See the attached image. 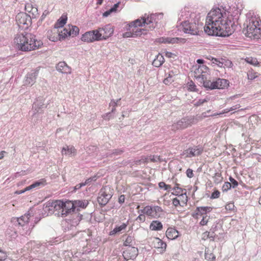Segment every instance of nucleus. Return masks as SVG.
<instances>
[{"mask_svg": "<svg viewBox=\"0 0 261 261\" xmlns=\"http://www.w3.org/2000/svg\"><path fill=\"white\" fill-rule=\"evenodd\" d=\"M232 23L226 13L219 8L211 10L207 15L204 30L208 35L226 37L233 32Z\"/></svg>", "mask_w": 261, "mask_h": 261, "instance_id": "f257e3e1", "label": "nucleus"}, {"mask_svg": "<svg viewBox=\"0 0 261 261\" xmlns=\"http://www.w3.org/2000/svg\"><path fill=\"white\" fill-rule=\"evenodd\" d=\"M153 15L145 16L130 22L126 27L127 31L123 34L124 38H135L146 35L154 27L151 25L153 22Z\"/></svg>", "mask_w": 261, "mask_h": 261, "instance_id": "f03ea898", "label": "nucleus"}, {"mask_svg": "<svg viewBox=\"0 0 261 261\" xmlns=\"http://www.w3.org/2000/svg\"><path fill=\"white\" fill-rule=\"evenodd\" d=\"M194 76L196 79H201L204 87L210 89H223L229 86L228 80L218 78L216 81L210 80V74L209 68L204 65H199L194 71Z\"/></svg>", "mask_w": 261, "mask_h": 261, "instance_id": "7ed1b4c3", "label": "nucleus"}, {"mask_svg": "<svg viewBox=\"0 0 261 261\" xmlns=\"http://www.w3.org/2000/svg\"><path fill=\"white\" fill-rule=\"evenodd\" d=\"M14 44L17 49L25 52L37 50L43 45L42 41L38 40L34 35L28 33L17 34Z\"/></svg>", "mask_w": 261, "mask_h": 261, "instance_id": "20e7f679", "label": "nucleus"}, {"mask_svg": "<svg viewBox=\"0 0 261 261\" xmlns=\"http://www.w3.org/2000/svg\"><path fill=\"white\" fill-rule=\"evenodd\" d=\"M246 36L253 39L261 37V20L258 17L252 16L247 25Z\"/></svg>", "mask_w": 261, "mask_h": 261, "instance_id": "39448f33", "label": "nucleus"}, {"mask_svg": "<svg viewBox=\"0 0 261 261\" xmlns=\"http://www.w3.org/2000/svg\"><path fill=\"white\" fill-rule=\"evenodd\" d=\"M184 32L192 35H198L202 32L203 23L198 18L182 23Z\"/></svg>", "mask_w": 261, "mask_h": 261, "instance_id": "423d86ee", "label": "nucleus"}, {"mask_svg": "<svg viewBox=\"0 0 261 261\" xmlns=\"http://www.w3.org/2000/svg\"><path fill=\"white\" fill-rule=\"evenodd\" d=\"M56 211H61L62 217L67 216L69 214L74 211L73 201L67 200L65 201L61 200H56L51 203Z\"/></svg>", "mask_w": 261, "mask_h": 261, "instance_id": "0eeeda50", "label": "nucleus"}, {"mask_svg": "<svg viewBox=\"0 0 261 261\" xmlns=\"http://www.w3.org/2000/svg\"><path fill=\"white\" fill-rule=\"evenodd\" d=\"M199 120V119L197 117L194 116L182 118L172 125L171 129L175 132L177 130L185 129L196 123Z\"/></svg>", "mask_w": 261, "mask_h": 261, "instance_id": "6e6552de", "label": "nucleus"}, {"mask_svg": "<svg viewBox=\"0 0 261 261\" xmlns=\"http://www.w3.org/2000/svg\"><path fill=\"white\" fill-rule=\"evenodd\" d=\"M212 209L213 208L211 206L197 207L192 216L196 219L202 217L199 224L201 226L206 225L210 219V216L207 215V213L211 212Z\"/></svg>", "mask_w": 261, "mask_h": 261, "instance_id": "1a4fd4ad", "label": "nucleus"}, {"mask_svg": "<svg viewBox=\"0 0 261 261\" xmlns=\"http://www.w3.org/2000/svg\"><path fill=\"white\" fill-rule=\"evenodd\" d=\"M98 41L106 40L111 37L114 33V28L109 24L95 30Z\"/></svg>", "mask_w": 261, "mask_h": 261, "instance_id": "9d476101", "label": "nucleus"}, {"mask_svg": "<svg viewBox=\"0 0 261 261\" xmlns=\"http://www.w3.org/2000/svg\"><path fill=\"white\" fill-rule=\"evenodd\" d=\"M142 212L150 218H158L163 212V209L158 205H147L142 210Z\"/></svg>", "mask_w": 261, "mask_h": 261, "instance_id": "9b49d317", "label": "nucleus"}, {"mask_svg": "<svg viewBox=\"0 0 261 261\" xmlns=\"http://www.w3.org/2000/svg\"><path fill=\"white\" fill-rule=\"evenodd\" d=\"M110 191V188H103L100 190L99 196L97 198L98 202L100 205H105L111 198L112 195Z\"/></svg>", "mask_w": 261, "mask_h": 261, "instance_id": "f8f14e48", "label": "nucleus"}, {"mask_svg": "<svg viewBox=\"0 0 261 261\" xmlns=\"http://www.w3.org/2000/svg\"><path fill=\"white\" fill-rule=\"evenodd\" d=\"M138 254V250L137 248L129 246L123 252V256L126 260L134 259Z\"/></svg>", "mask_w": 261, "mask_h": 261, "instance_id": "ddd939ff", "label": "nucleus"}, {"mask_svg": "<svg viewBox=\"0 0 261 261\" xmlns=\"http://www.w3.org/2000/svg\"><path fill=\"white\" fill-rule=\"evenodd\" d=\"M202 152V147L199 146H195L193 147H189L187 149L185 150L182 153V155H184L185 158H191L198 156L201 154Z\"/></svg>", "mask_w": 261, "mask_h": 261, "instance_id": "4468645a", "label": "nucleus"}, {"mask_svg": "<svg viewBox=\"0 0 261 261\" xmlns=\"http://www.w3.org/2000/svg\"><path fill=\"white\" fill-rule=\"evenodd\" d=\"M95 30L86 32L82 35L81 40L84 42L91 43L98 41Z\"/></svg>", "mask_w": 261, "mask_h": 261, "instance_id": "2eb2a0df", "label": "nucleus"}, {"mask_svg": "<svg viewBox=\"0 0 261 261\" xmlns=\"http://www.w3.org/2000/svg\"><path fill=\"white\" fill-rule=\"evenodd\" d=\"M31 18L25 13H19L16 16V21L20 27H23V25L28 26Z\"/></svg>", "mask_w": 261, "mask_h": 261, "instance_id": "dca6fc26", "label": "nucleus"}, {"mask_svg": "<svg viewBox=\"0 0 261 261\" xmlns=\"http://www.w3.org/2000/svg\"><path fill=\"white\" fill-rule=\"evenodd\" d=\"M151 243L152 247L160 249V251L162 253L164 252L166 249L167 244L166 243L159 238H154Z\"/></svg>", "mask_w": 261, "mask_h": 261, "instance_id": "f3484780", "label": "nucleus"}, {"mask_svg": "<svg viewBox=\"0 0 261 261\" xmlns=\"http://www.w3.org/2000/svg\"><path fill=\"white\" fill-rule=\"evenodd\" d=\"M76 149L74 146L71 145H65L62 148L61 153L63 155L69 156H74L76 154Z\"/></svg>", "mask_w": 261, "mask_h": 261, "instance_id": "a211bd4d", "label": "nucleus"}, {"mask_svg": "<svg viewBox=\"0 0 261 261\" xmlns=\"http://www.w3.org/2000/svg\"><path fill=\"white\" fill-rule=\"evenodd\" d=\"M47 37L49 40L54 42L62 40L59 31L56 28L48 31Z\"/></svg>", "mask_w": 261, "mask_h": 261, "instance_id": "6ab92c4d", "label": "nucleus"}, {"mask_svg": "<svg viewBox=\"0 0 261 261\" xmlns=\"http://www.w3.org/2000/svg\"><path fill=\"white\" fill-rule=\"evenodd\" d=\"M74 210L80 211L81 209L85 208L89 204L86 200H76L73 201Z\"/></svg>", "mask_w": 261, "mask_h": 261, "instance_id": "aec40b11", "label": "nucleus"}, {"mask_svg": "<svg viewBox=\"0 0 261 261\" xmlns=\"http://www.w3.org/2000/svg\"><path fill=\"white\" fill-rule=\"evenodd\" d=\"M167 238L170 240H174L179 236V232L173 227H169L166 231Z\"/></svg>", "mask_w": 261, "mask_h": 261, "instance_id": "412c9836", "label": "nucleus"}, {"mask_svg": "<svg viewBox=\"0 0 261 261\" xmlns=\"http://www.w3.org/2000/svg\"><path fill=\"white\" fill-rule=\"evenodd\" d=\"M57 69L63 73L71 72L70 68L64 62H60L57 65Z\"/></svg>", "mask_w": 261, "mask_h": 261, "instance_id": "4be33fe9", "label": "nucleus"}, {"mask_svg": "<svg viewBox=\"0 0 261 261\" xmlns=\"http://www.w3.org/2000/svg\"><path fill=\"white\" fill-rule=\"evenodd\" d=\"M185 40L184 39L181 38H161L159 39V41L161 43H175L181 41Z\"/></svg>", "mask_w": 261, "mask_h": 261, "instance_id": "5701e85b", "label": "nucleus"}, {"mask_svg": "<svg viewBox=\"0 0 261 261\" xmlns=\"http://www.w3.org/2000/svg\"><path fill=\"white\" fill-rule=\"evenodd\" d=\"M46 180L44 178H41L38 181H35L31 185L27 187V190H31L35 188L43 187L46 185Z\"/></svg>", "mask_w": 261, "mask_h": 261, "instance_id": "b1692460", "label": "nucleus"}, {"mask_svg": "<svg viewBox=\"0 0 261 261\" xmlns=\"http://www.w3.org/2000/svg\"><path fill=\"white\" fill-rule=\"evenodd\" d=\"M163 226L162 223L158 220L152 221L149 225V229L153 231L161 230L163 229Z\"/></svg>", "mask_w": 261, "mask_h": 261, "instance_id": "393cba45", "label": "nucleus"}, {"mask_svg": "<svg viewBox=\"0 0 261 261\" xmlns=\"http://www.w3.org/2000/svg\"><path fill=\"white\" fill-rule=\"evenodd\" d=\"M216 234L214 232H210L206 231L203 232L201 234V239L203 241H206L209 239L211 241L215 240Z\"/></svg>", "mask_w": 261, "mask_h": 261, "instance_id": "a878e982", "label": "nucleus"}, {"mask_svg": "<svg viewBox=\"0 0 261 261\" xmlns=\"http://www.w3.org/2000/svg\"><path fill=\"white\" fill-rule=\"evenodd\" d=\"M164 62V58L163 55L159 54L154 59L152 65L156 67L161 66Z\"/></svg>", "mask_w": 261, "mask_h": 261, "instance_id": "bb28decb", "label": "nucleus"}, {"mask_svg": "<svg viewBox=\"0 0 261 261\" xmlns=\"http://www.w3.org/2000/svg\"><path fill=\"white\" fill-rule=\"evenodd\" d=\"M59 32L62 40L71 36V30H70V28H69L68 25L62 31H59Z\"/></svg>", "mask_w": 261, "mask_h": 261, "instance_id": "cd10ccee", "label": "nucleus"}, {"mask_svg": "<svg viewBox=\"0 0 261 261\" xmlns=\"http://www.w3.org/2000/svg\"><path fill=\"white\" fill-rule=\"evenodd\" d=\"M205 259L208 261H215L216 256L209 249L205 250Z\"/></svg>", "mask_w": 261, "mask_h": 261, "instance_id": "c85d7f7f", "label": "nucleus"}, {"mask_svg": "<svg viewBox=\"0 0 261 261\" xmlns=\"http://www.w3.org/2000/svg\"><path fill=\"white\" fill-rule=\"evenodd\" d=\"M244 60L247 63L251 64L254 66H259V63L257 59L255 58L248 57H246Z\"/></svg>", "mask_w": 261, "mask_h": 261, "instance_id": "c756f323", "label": "nucleus"}, {"mask_svg": "<svg viewBox=\"0 0 261 261\" xmlns=\"http://www.w3.org/2000/svg\"><path fill=\"white\" fill-rule=\"evenodd\" d=\"M67 19L66 16L62 15L55 24V28L57 29L63 27L66 23Z\"/></svg>", "mask_w": 261, "mask_h": 261, "instance_id": "7c9ffc66", "label": "nucleus"}, {"mask_svg": "<svg viewBox=\"0 0 261 261\" xmlns=\"http://www.w3.org/2000/svg\"><path fill=\"white\" fill-rule=\"evenodd\" d=\"M25 10L29 13L34 14L37 11V9L33 6L30 3H28L25 5Z\"/></svg>", "mask_w": 261, "mask_h": 261, "instance_id": "2f4dec72", "label": "nucleus"}, {"mask_svg": "<svg viewBox=\"0 0 261 261\" xmlns=\"http://www.w3.org/2000/svg\"><path fill=\"white\" fill-rule=\"evenodd\" d=\"M127 226V224L125 223H123L122 225L116 226L113 230H112L110 232V234L113 235L119 232H120L121 230H124L126 228Z\"/></svg>", "mask_w": 261, "mask_h": 261, "instance_id": "473e14b6", "label": "nucleus"}, {"mask_svg": "<svg viewBox=\"0 0 261 261\" xmlns=\"http://www.w3.org/2000/svg\"><path fill=\"white\" fill-rule=\"evenodd\" d=\"M179 184L175 183L174 188H173V194L175 195H180L183 193V189L179 187Z\"/></svg>", "mask_w": 261, "mask_h": 261, "instance_id": "72a5a7b5", "label": "nucleus"}, {"mask_svg": "<svg viewBox=\"0 0 261 261\" xmlns=\"http://www.w3.org/2000/svg\"><path fill=\"white\" fill-rule=\"evenodd\" d=\"M258 73L252 69L249 70L247 72V78L249 80L255 79L258 77Z\"/></svg>", "mask_w": 261, "mask_h": 261, "instance_id": "f704fd0d", "label": "nucleus"}, {"mask_svg": "<svg viewBox=\"0 0 261 261\" xmlns=\"http://www.w3.org/2000/svg\"><path fill=\"white\" fill-rule=\"evenodd\" d=\"M213 179L215 184H218L223 181V178L221 173H216L213 177Z\"/></svg>", "mask_w": 261, "mask_h": 261, "instance_id": "c9c22d12", "label": "nucleus"}, {"mask_svg": "<svg viewBox=\"0 0 261 261\" xmlns=\"http://www.w3.org/2000/svg\"><path fill=\"white\" fill-rule=\"evenodd\" d=\"M69 28L71 30V36H76L79 33V29L75 25H68Z\"/></svg>", "mask_w": 261, "mask_h": 261, "instance_id": "e433bc0d", "label": "nucleus"}, {"mask_svg": "<svg viewBox=\"0 0 261 261\" xmlns=\"http://www.w3.org/2000/svg\"><path fill=\"white\" fill-rule=\"evenodd\" d=\"M178 197L176 198H178L180 199V202L182 204V205H184L187 203L188 199H187V196L186 194H183V193L181 194L180 195H178Z\"/></svg>", "mask_w": 261, "mask_h": 261, "instance_id": "4c0bfd02", "label": "nucleus"}, {"mask_svg": "<svg viewBox=\"0 0 261 261\" xmlns=\"http://www.w3.org/2000/svg\"><path fill=\"white\" fill-rule=\"evenodd\" d=\"M28 220L29 218L27 216H22L18 219V222L19 225L23 226L25 223H28Z\"/></svg>", "mask_w": 261, "mask_h": 261, "instance_id": "58836bf2", "label": "nucleus"}, {"mask_svg": "<svg viewBox=\"0 0 261 261\" xmlns=\"http://www.w3.org/2000/svg\"><path fill=\"white\" fill-rule=\"evenodd\" d=\"M159 187L161 189H164L165 190H170L171 188V187L169 185H167L165 182L163 181L160 182L159 183Z\"/></svg>", "mask_w": 261, "mask_h": 261, "instance_id": "ea45409f", "label": "nucleus"}, {"mask_svg": "<svg viewBox=\"0 0 261 261\" xmlns=\"http://www.w3.org/2000/svg\"><path fill=\"white\" fill-rule=\"evenodd\" d=\"M231 188V184L228 181L225 182L222 187V190L224 191H227L228 190L230 189Z\"/></svg>", "mask_w": 261, "mask_h": 261, "instance_id": "a19ab883", "label": "nucleus"}, {"mask_svg": "<svg viewBox=\"0 0 261 261\" xmlns=\"http://www.w3.org/2000/svg\"><path fill=\"white\" fill-rule=\"evenodd\" d=\"M196 85L193 82H191L188 83L187 85L188 90L190 91H196Z\"/></svg>", "mask_w": 261, "mask_h": 261, "instance_id": "79ce46f5", "label": "nucleus"}, {"mask_svg": "<svg viewBox=\"0 0 261 261\" xmlns=\"http://www.w3.org/2000/svg\"><path fill=\"white\" fill-rule=\"evenodd\" d=\"M220 196V192L218 190H215L212 193L210 197L211 199H216L218 198Z\"/></svg>", "mask_w": 261, "mask_h": 261, "instance_id": "37998d69", "label": "nucleus"}, {"mask_svg": "<svg viewBox=\"0 0 261 261\" xmlns=\"http://www.w3.org/2000/svg\"><path fill=\"white\" fill-rule=\"evenodd\" d=\"M133 241V238L130 236H128L126 238L124 242L123 245L125 246L128 247L129 246H130V245L132 244Z\"/></svg>", "mask_w": 261, "mask_h": 261, "instance_id": "c03bdc74", "label": "nucleus"}, {"mask_svg": "<svg viewBox=\"0 0 261 261\" xmlns=\"http://www.w3.org/2000/svg\"><path fill=\"white\" fill-rule=\"evenodd\" d=\"M179 71L178 69H174L171 70L169 71L168 75L173 78V77L174 76L177 75L179 74Z\"/></svg>", "mask_w": 261, "mask_h": 261, "instance_id": "a18cd8bd", "label": "nucleus"}, {"mask_svg": "<svg viewBox=\"0 0 261 261\" xmlns=\"http://www.w3.org/2000/svg\"><path fill=\"white\" fill-rule=\"evenodd\" d=\"M172 204L173 205H174L175 207H177L178 206H183L184 205L180 202V199L178 198H175L173 199L172 200Z\"/></svg>", "mask_w": 261, "mask_h": 261, "instance_id": "49530a36", "label": "nucleus"}, {"mask_svg": "<svg viewBox=\"0 0 261 261\" xmlns=\"http://www.w3.org/2000/svg\"><path fill=\"white\" fill-rule=\"evenodd\" d=\"M145 214H140L136 218V220L140 223L144 222L146 220Z\"/></svg>", "mask_w": 261, "mask_h": 261, "instance_id": "de8ad7c7", "label": "nucleus"}, {"mask_svg": "<svg viewBox=\"0 0 261 261\" xmlns=\"http://www.w3.org/2000/svg\"><path fill=\"white\" fill-rule=\"evenodd\" d=\"M173 81H174L173 78L168 75L166 78H165L164 79L163 82L166 85H168L169 84L171 83Z\"/></svg>", "mask_w": 261, "mask_h": 261, "instance_id": "09e8293b", "label": "nucleus"}, {"mask_svg": "<svg viewBox=\"0 0 261 261\" xmlns=\"http://www.w3.org/2000/svg\"><path fill=\"white\" fill-rule=\"evenodd\" d=\"M208 101V99H199L196 103H194L195 106H199L204 102H206Z\"/></svg>", "mask_w": 261, "mask_h": 261, "instance_id": "8fccbe9b", "label": "nucleus"}, {"mask_svg": "<svg viewBox=\"0 0 261 261\" xmlns=\"http://www.w3.org/2000/svg\"><path fill=\"white\" fill-rule=\"evenodd\" d=\"M234 205L233 203H227L225 206V208L227 211H232L234 210Z\"/></svg>", "mask_w": 261, "mask_h": 261, "instance_id": "3c124183", "label": "nucleus"}, {"mask_svg": "<svg viewBox=\"0 0 261 261\" xmlns=\"http://www.w3.org/2000/svg\"><path fill=\"white\" fill-rule=\"evenodd\" d=\"M229 179L231 182L230 184H231V186L232 185L233 188L236 187L238 186V182L235 179L232 177H230Z\"/></svg>", "mask_w": 261, "mask_h": 261, "instance_id": "603ef678", "label": "nucleus"}, {"mask_svg": "<svg viewBox=\"0 0 261 261\" xmlns=\"http://www.w3.org/2000/svg\"><path fill=\"white\" fill-rule=\"evenodd\" d=\"M186 175L189 178H192L194 176V173L193 170L189 168L186 171Z\"/></svg>", "mask_w": 261, "mask_h": 261, "instance_id": "864d4df0", "label": "nucleus"}, {"mask_svg": "<svg viewBox=\"0 0 261 261\" xmlns=\"http://www.w3.org/2000/svg\"><path fill=\"white\" fill-rule=\"evenodd\" d=\"M164 54H165V56L168 58H174L176 57V55L169 51H165Z\"/></svg>", "mask_w": 261, "mask_h": 261, "instance_id": "5fc2aeb1", "label": "nucleus"}, {"mask_svg": "<svg viewBox=\"0 0 261 261\" xmlns=\"http://www.w3.org/2000/svg\"><path fill=\"white\" fill-rule=\"evenodd\" d=\"M120 4V2H118L116 4H115L113 7L111 8V11H113V12H116L117 11V9L119 6V5Z\"/></svg>", "mask_w": 261, "mask_h": 261, "instance_id": "6e6d98bb", "label": "nucleus"}, {"mask_svg": "<svg viewBox=\"0 0 261 261\" xmlns=\"http://www.w3.org/2000/svg\"><path fill=\"white\" fill-rule=\"evenodd\" d=\"M207 59L209 60H211L212 62V64L216 65L217 63L218 62L219 60L218 59L213 58L211 56H210L209 57L207 58Z\"/></svg>", "mask_w": 261, "mask_h": 261, "instance_id": "4d7b16f0", "label": "nucleus"}, {"mask_svg": "<svg viewBox=\"0 0 261 261\" xmlns=\"http://www.w3.org/2000/svg\"><path fill=\"white\" fill-rule=\"evenodd\" d=\"M239 107H240V106H239V107H237V106H233V107H231L230 109L224 110V112H223L221 114H224L225 113H227V112H228L229 111H231L235 110L237 108H239Z\"/></svg>", "mask_w": 261, "mask_h": 261, "instance_id": "13d9d810", "label": "nucleus"}, {"mask_svg": "<svg viewBox=\"0 0 261 261\" xmlns=\"http://www.w3.org/2000/svg\"><path fill=\"white\" fill-rule=\"evenodd\" d=\"M7 255L6 253L0 250V260H3L6 259Z\"/></svg>", "mask_w": 261, "mask_h": 261, "instance_id": "bf43d9fd", "label": "nucleus"}, {"mask_svg": "<svg viewBox=\"0 0 261 261\" xmlns=\"http://www.w3.org/2000/svg\"><path fill=\"white\" fill-rule=\"evenodd\" d=\"M117 102H115L114 100L111 101L110 103V106H112L114 108L112 109V112H113L115 110V107L117 106Z\"/></svg>", "mask_w": 261, "mask_h": 261, "instance_id": "052dcab7", "label": "nucleus"}, {"mask_svg": "<svg viewBox=\"0 0 261 261\" xmlns=\"http://www.w3.org/2000/svg\"><path fill=\"white\" fill-rule=\"evenodd\" d=\"M113 11H111V9H109V10L108 11H106V12H105L102 15L103 17H107L109 15H110L112 13H113Z\"/></svg>", "mask_w": 261, "mask_h": 261, "instance_id": "680f3d73", "label": "nucleus"}, {"mask_svg": "<svg viewBox=\"0 0 261 261\" xmlns=\"http://www.w3.org/2000/svg\"><path fill=\"white\" fill-rule=\"evenodd\" d=\"M29 190H27V187H26L24 190H20V191H16L15 192V193L17 194H20L23 193L24 192H25L27 191H29Z\"/></svg>", "mask_w": 261, "mask_h": 261, "instance_id": "e2e57ef3", "label": "nucleus"}, {"mask_svg": "<svg viewBox=\"0 0 261 261\" xmlns=\"http://www.w3.org/2000/svg\"><path fill=\"white\" fill-rule=\"evenodd\" d=\"M124 196L121 195L119 198V201L120 203H123L124 201Z\"/></svg>", "mask_w": 261, "mask_h": 261, "instance_id": "0e129e2a", "label": "nucleus"}, {"mask_svg": "<svg viewBox=\"0 0 261 261\" xmlns=\"http://www.w3.org/2000/svg\"><path fill=\"white\" fill-rule=\"evenodd\" d=\"M85 184H80L79 185H77L75 187V189H79L80 188H81L82 186H85Z\"/></svg>", "mask_w": 261, "mask_h": 261, "instance_id": "69168bd1", "label": "nucleus"}, {"mask_svg": "<svg viewBox=\"0 0 261 261\" xmlns=\"http://www.w3.org/2000/svg\"><path fill=\"white\" fill-rule=\"evenodd\" d=\"M216 65H217L219 67H222L223 65V63L219 60L218 62L217 63Z\"/></svg>", "mask_w": 261, "mask_h": 261, "instance_id": "338daca9", "label": "nucleus"}, {"mask_svg": "<svg viewBox=\"0 0 261 261\" xmlns=\"http://www.w3.org/2000/svg\"><path fill=\"white\" fill-rule=\"evenodd\" d=\"M5 153H6V151H2L0 152V160L2 159L4 157Z\"/></svg>", "mask_w": 261, "mask_h": 261, "instance_id": "774afa93", "label": "nucleus"}]
</instances>
